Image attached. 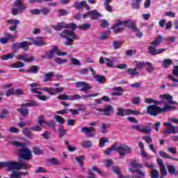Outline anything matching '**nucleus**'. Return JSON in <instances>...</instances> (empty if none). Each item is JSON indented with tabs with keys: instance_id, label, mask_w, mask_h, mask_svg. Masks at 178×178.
Returning a JSON list of instances; mask_svg holds the SVG:
<instances>
[{
	"instance_id": "1",
	"label": "nucleus",
	"mask_w": 178,
	"mask_h": 178,
	"mask_svg": "<svg viewBox=\"0 0 178 178\" xmlns=\"http://www.w3.org/2000/svg\"><path fill=\"white\" fill-rule=\"evenodd\" d=\"M175 106H164L163 108H161L155 104L149 105L146 108V113L150 116H158L160 113H163L173 109Z\"/></svg>"
},
{
	"instance_id": "2",
	"label": "nucleus",
	"mask_w": 178,
	"mask_h": 178,
	"mask_svg": "<svg viewBox=\"0 0 178 178\" xmlns=\"http://www.w3.org/2000/svg\"><path fill=\"white\" fill-rule=\"evenodd\" d=\"M13 145H14L15 147H17V148L20 147L22 148L19 149V157L21 159H23L24 161H30V159H32L33 153L30 149L26 148V144L22 143L19 141H14Z\"/></svg>"
},
{
	"instance_id": "3",
	"label": "nucleus",
	"mask_w": 178,
	"mask_h": 178,
	"mask_svg": "<svg viewBox=\"0 0 178 178\" xmlns=\"http://www.w3.org/2000/svg\"><path fill=\"white\" fill-rule=\"evenodd\" d=\"M120 26H125V27L134 30V21H133V19H128L122 22V19H118V23L112 27V29L114 30L115 33H120V31L124 30V28H118L120 27Z\"/></svg>"
},
{
	"instance_id": "4",
	"label": "nucleus",
	"mask_w": 178,
	"mask_h": 178,
	"mask_svg": "<svg viewBox=\"0 0 178 178\" xmlns=\"http://www.w3.org/2000/svg\"><path fill=\"white\" fill-rule=\"evenodd\" d=\"M27 9V5L24 4L23 0H15L14 1V7L11 10L13 16H17L19 13H23Z\"/></svg>"
},
{
	"instance_id": "5",
	"label": "nucleus",
	"mask_w": 178,
	"mask_h": 178,
	"mask_svg": "<svg viewBox=\"0 0 178 178\" xmlns=\"http://www.w3.org/2000/svg\"><path fill=\"white\" fill-rule=\"evenodd\" d=\"M27 106H37V103L33 100H29V102L21 104V108H17V111L22 116H27V115H29V108H26Z\"/></svg>"
},
{
	"instance_id": "6",
	"label": "nucleus",
	"mask_w": 178,
	"mask_h": 178,
	"mask_svg": "<svg viewBox=\"0 0 178 178\" xmlns=\"http://www.w3.org/2000/svg\"><path fill=\"white\" fill-rule=\"evenodd\" d=\"M51 27L56 31L62 30V29L76 30L77 29V24L74 23L66 24V22H58L56 25H52Z\"/></svg>"
},
{
	"instance_id": "7",
	"label": "nucleus",
	"mask_w": 178,
	"mask_h": 178,
	"mask_svg": "<svg viewBox=\"0 0 178 178\" xmlns=\"http://www.w3.org/2000/svg\"><path fill=\"white\" fill-rule=\"evenodd\" d=\"M30 45H33V43H30L28 41H22L21 42L13 43L12 47L15 49V52H17L18 49H24V51H29Z\"/></svg>"
},
{
	"instance_id": "8",
	"label": "nucleus",
	"mask_w": 178,
	"mask_h": 178,
	"mask_svg": "<svg viewBox=\"0 0 178 178\" xmlns=\"http://www.w3.org/2000/svg\"><path fill=\"white\" fill-rule=\"evenodd\" d=\"M115 151L118 152L120 158H122V156H125L127 154H130L131 152V148L126 145H121L118 147H116Z\"/></svg>"
},
{
	"instance_id": "9",
	"label": "nucleus",
	"mask_w": 178,
	"mask_h": 178,
	"mask_svg": "<svg viewBox=\"0 0 178 178\" xmlns=\"http://www.w3.org/2000/svg\"><path fill=\"white\" fill-rule=\"evenodd\" d=\"M88 16H92V20H98L99 17H102V14L98 13L97 9L88 11L86 13L83 15V19H87Z\"/></svg>"
},
{
	"instance_id": "10",
	"label": "nucleus",
	"mask_w": 178,
	"mask_h": 178,
	"mask_svg": "<svg viewBox=\"0 0 178 178\" xmlns=\"http://www.w3.org/2000/svg\"><path fill=\"white\" fill-rule=\"evenodd\" d=\"M60 101H76V99H81V96L80 95H73L70 97L66 94H62L57 97Z\"/></svg>"
},
{
	"instance_id": "11",
	"label": "nucleus",
	"mask_w": 178,
	"mask_h": 178,
	"mask_svg": "<svg viewBox=\"0 0 178 178\" xmlns=\"http://www.w3.org/2000/svg\"><path fill=\"white\" fill-rule=\"evenodd\" d=\"M156 162L159 166H160V172H161L160 178H165V177L168 175V169H166V166H165V163H163V161L162 160V159L157 157Z\"/></svg>"
},
{
	"instance_id": "12",
	"label": "nucleus",
	"mask_w": 178,
	"mask_h": 178,
	"mask_svg": "<svg viewBox=\"0 0 178 178\" xmlns=\"http://www.w3.org/2000/svg\"><path fill=\"white\" fill-rule=\"evenodd\" d=\"M134 169L136 172L140 176L136 177V178H144L145 177V171H142L141 169H144V165L141 163H137V161H134Z\"/></svg>"
},
{
	"instance_id": "13",
	"label": "nucleus",
	"mask_w": 178,
	"mask_h": 178,
	"mask_svg": "<svg viewBox=\"0 0 178 178\" xmlns=\"http://www.w3.org/2000/svg\"><path fill=\"white\" fill-rule=\"evenodd\" d=\"M164 126L165 127H166V129L164 130L163 133L164 134H166V136H169L170 133H172L173 134H176V133H177V131L176 130V127H175L170 122L164 123Z\"/></svg>"
},
{
	"instance_id": "14",
	"label": "nucleus",
	"mask_w": 178,
	"mask_h": 178,
	"mask_svg": "<svg viewBox=\"0 0 178 178\" xmlns=\"http://www.w3.org/2000/svg\"><path fill=\"white\" fill-rule=\"evenodd\" d=\"M6 23L10 24L9 28L10 31H16V30H17V26L20 24V21L19 19H7Z\"/></svg>"
},
{
	"instance_id": "15",
	"label": "nucleus",
	"mask_w": 178,
	"mask_h": 178,
	"mask_svg": "<svg viewBox=\"0 0 178 178\" xmlns=\"http://www.w3.org/2000/svg\"><path fill=\"white\" fill-rule=\"evenodd\" d=\"M6 168L8 172H13V170H19V163L16 161L6 162Z\"/></svg>"
},
{
	"instance_id": "16",
	"label": "nucleus",
	"mask_w": 178,
	"mask_h": 178,
	"mask_svg": "<svg viewBox=\"0 0 178 178\" xmlns=\"http://www.w3.org/2000/svg\"><path fill=\"white\" fill-rule=\"evenodd\" d=\"M4 35H5V38H0L1 44H6L9 40L11 41V42H13V39L16 37V32L14 33V35L5 33Z\"/></svg>"
},
{
	"instance_id": "17",
	"label": "nucleus",
	"mask_w": 178,
	"mask_h": 178,
	"mask_svg": "<svg viewBox=\"0 0 178 178\" xmlns=\"http://www.w3.org/2000/svg\"><path fill=\"white\" fill-rule=\"evenodd\" d=\"M26 40L31 41L29 44H32V45L34 44L35 47H43V45H45L42 38H36V40H34L33 38H26Z\"/></svg>"
},
{
	"instance_id": "18",
	"label": "nucleus",
	"mask_w": 178,
	"mask_h": 178,
	"mask_svg": "<svg viewBox=\"0 0 178 178\" xmlns=\"http://www.w3.org/2000/svg\"><path fill=\"white\" fill-rule=\"evenodd\" d=\"M81 132L85 133L88 138L94 137V136H95V129H94V127L87 128L86 127H83L81 129Z\"/></svg>"
},
{
	"instance_id": "19",
	"label": "nucleus",
	"mask_w": 178,
	"mask_h": 178,
	"mask_svg": "<svg viewBox=\"0 0 178 178\" xmlns=\"http://www.w3.org/2000/svg\"><path fill=\"white\" fill-rule=\"evenodd\" d=\"M17 60H24L26 63L34 62L35 58L34 56L29 57V54H24L17 56Z\"/></svg>"
},
{
	"instance_id": "20",
	"label": "nucleus",
	"mask_w": 178,
	"mask_h": 178,
	"mask_svg": "<svg viewBox=\"0 0 178 178\" xmlns=\"http://www.w3.org/2000/svg\"><path fill=\"white\" fill-rule=\"evenodd\" d=\"M156 46H149L148 48V54H149L150 55H159V54H162V52H163L164 51H166L165 49H156V48L155 47Z\"/></svg>"
},
{
	"instance_id": "21",
	"label": "nucleus",
	"mask_w": 178,
	"mask_h": 178,
	"mask_svg": "<svg viewBox=\"0 0 178 178\" xmlns=\"http://www.w3.org/2000/svg\"><path fill=\"white\" fill-rule=\"evenodd\" d=\"M117 116H128L129 115H134V111L133 110H124L122 108H118Z\"/></svg>"
},
{
	"instance_id": "22",
	"label": "nucleus",
	"mask_w": 178,
	"mask_h": 178,
	"mask_svg": "<svg viewBox=\"0 0 178 178\" xmlns=\"http://www.w3.org/2000/svg\"><path fill=\"white\" fill-rule=\"evenodd\" d=\"M114 112H115V110L113 109V106L109 104H106L104 106V116H111V115Z\"/></svg>"
},
{
	"instance_id": "23",
	"label": "nucleus",
	"mask_w": 178,
	"mask_h": 178,
	"mask_svg": "<svg viewBox=\"0 0 178 178\" xmlns=\"http://www.w3.org/2000/svg\"><path fill=\"white\" fill-rule=\"evenodd\" d=\"M29 86L31 87V92H33L34 94H39V95H41V94H42V92L38 91V90H40V85L38 83H32L29 84Z\"/></svg>"
},
{
	"instance_id": "24",
	"label": "nucleus",
	"mask_w": 178,
	"mask_h": 178,
	"mask_svg": "<svg viewBox=\"0 0 178 178\" xmlns=\"http://www.w3.org/2000/svg\"><path fill=\"white\" fill-rule=\"evenodd\" d=\"M136 130L140 131V133H151V129L148 128L147 127H145L143 124H138L135 126Z\"/></svg>"
},
{
	"instance_id": "25",
	"label": "nucleus",
	"mask_w": 178,
	"mask_h": 178,
	"mask_svg": "<svg viewBox=\"0 0 178 178\" xmlns=\"http://www.w3.org/2000/svg\"><path fill=\"white\" fill-rule=\"evenodd\" d=\"M113 91H115L111 93L113 97H120L123 95V89L120 86L114 87Z\"/></svg>"
},
{
	"instance_id": "26",
	"label": "nucleus",
	"mask_w": 178,
	"mask_h": 178,
	"mask_svg": "<svg viewBox=\"0 0 178 178\" xmlns=\"http://www.w3.org/2000/svg\"><path fill=\"white\" fill-rule=\"evenodd\" d=\"M85 159L86 157L84 155H80L75 157V161H76V162L79 163L82 172H84V168H83V161H85Z\"/></svg>"
},
{
	"instance_id": "27",
	"label": "nucleus",
	"mask_w": 178,
	"mask_h": 178,
	"mask_svg": "<svg viewBox=\"0 0 178 178\" xmlns=\"http://www.w3.org/2000/svg\"><path fill=\"white\" fill-rule=\"evenodd\" d=\"M56 49H55V47L52 48V49H50L49 51L46 52V58L47 59H54L55 58V55H56Z\"/></svg>"
},
{
	"instance_id": "28",
	"label": "nucleus",
	"mask_w": 178,
	"mask_h": 178,
	"mask_svg": "<svg viewBox=\"0 0 178 178\" xmlns=\"http://www.w3.org/2000/svg\"><path fill=\"white\" fill-rule=\"evenodd\" d=\"M63 33L65 34V35H69L70 37H72L74 40H79V37L74 34V32L73 31V29L71 30H64L63 31Z\"/></svg>"
},
{
	"instance_id": "29",
	"label": "nucleus",
	"mask_w": 178,
	"mask_h": 178,
	"mask_svg": "<svg viewBox=\"0 0 178 178\" xmlns=\"http://www.w3.org/2000/svg\"><path fill=\"white\" fill-rule=\"evenodd\" d=\"M162 41H163V37L162 35H159L156 38L155 40L151 42L150 44L151 45H154V47H158V45H161Z\"/></svg>"
},
{
	"instance_id": "30",
	"label": "nucleus",
	"mask_w": 178,
	"mask_h": 178,
	"mask_svg": "<svg viewBox=\"0 0 178 178\" xmlns=\"http://www.w3.org/2000/svg\"><path fill=\"white\" fill-rule=\"evenodd\" d=\"M16 54H17V51H15L11 54H5L1 57V60H9V59H13L16 56Z\"/></svg>"
},
{
	"instance_id": "31",
	"label": "nucleus",
	"mask_w": 178,
	"mask_h": 178,
	"mask_svg": "<svg viewBox=\"0 0 178 178\" xmlns=\"http://www.w3.org/2000/svg\"><path fill=\"white\" fill-rule=\"evenodd\" d=\"M60 138H63V136L67 133V130L65 129L61 124H58L57 129Z\"/></svg>"
},
{
	"instance_id": "32",
	"label": "nucleus",
	"mask_w": 178,
	"mask_h": 178,
	"mask_svg": "<svg viewBox=\"0 0 178 178\" xmlns=\"http://www.w3.org/2000/svg\"><path fill=\"white\" fill-rule=\"evenodd\" d=\"M42 79L43 83H47V81H52V77H54V72H50L47 74H45Z\"/></svg>"
},
{
	"instance_id": "33",
	"label": "nucleus",
	"mask_w": 178,
	"mask_h": 178,
	"mask_svg": "<svg viewBox=\"0 0 178 178\" xmlns=\"http://www.w3.org/2000/svg\"><path fill=\"white\" fill-rule=\"evenodd\" d=\"M20 169H24V170H27V169H30V164L21 161L18 163V170Z\"/></svg>"
},
{
	"instance_id": "34",
	"label": "nucleus",
	"mask_w": 178,
	"mask_h": 178,
	"mask_svg": "<svg viewBox=\"0 0 178 178\" xmlns=\"http://www.w3.org/2000/svg\"><path fill=\"white\" fill-rule=\"evenodd\" d=\"M94 79L95 80H96V81H97V83H99V84H104V83H105V81L106 80L105 76L99 74L95 75L94 76Z\"/></svg>"
},
{
	"instance_id": "35",
	"label": "nucleus",
	"mask_w": 178,
	"mask_h": 178,
	"mask_svg": "<svg viewBox=\"0 0 178 178\" xmlns=\"http://www.w3.org/2000/svg\"><path fill=\"white\" fill-rule=\"evenodd\" d=\"M9 118V110L3 108L0 112V119H8Z\"/></svg>"
},
{
	"instance_id": "36",
	"label": "nucleus",
	"mask_w": 178,
	"mask_h": 178,
	"mask_svg": "<svg viewBox=\"0 0 178 178\" xmlns=\"http://www.w3.org/2000/svg\"><path fill=\"white\" fill-rule=\"evenodd\" d=\"M40 69H38V65H33L31 68L26 70V73H33V74H37Z\"/></svg>"
},
{
	"instance_id": "37",
	"label": "nucleus",
	"mask_w": 178,
	"mask_h": 178,
	"mask_svg": "<svg viewBox=\"0 0 178 178\" xmlns=\"http://www.w3.org/2000/svg\"><path fill=\"white\" fill-rule=\"evenodd\" d=\"M111 2H112V0H105L104 1V6L106 10H107V12H113V8L109 5V3Z\"/></svg>"
},
{
	"instance_id": "38",
	"label": "nucleus",
	"mask_w": 178,
	"mask_h": 178,
	"mask_svg": "<svg viewBox=\"0 0 178 178\" xmlns=\"http://www.w3.org/2000/svg\"><path fill=\"white\" fill-rule=\"evenodd\" d=\"M117 147H118V143H115L111 147L106 149L104 152V154H106V155H111V153L112 152V151H116Z\"/></svg>"
},
{
	"instance_id": "39",
	"label": "nucleus",
	"mask_w": 178,
	"mask_h": 178,
	"mask_svg": "<svg viewBox=\"0 0 178 178\" xmlns=\"http://www.w3.org/2000/svg\"><path fill=\"white\" fill-rule=\"evenodd\" d=\"M24 66H25V64L23 62L19 61L10 65V67H13L15 69H19V67H24Z\"/></svg>"
},
{
	"instance_id": "40",
	"label": "nucleus",
	"mask_w": 178,
	"mask_h": 178,
	"mask_svg": "<svg viewBox=\"0 0 178 178\" xmlns=\"http://www.w3.org/2000/svg\"><path fill=\"white\" fill-rule=\"evenodd\" d=\"M84 3H87V2L86 1H82L81 2L76 1L74 3V8L78 10L83 9V8H84Z\"/></svg>"
},
{
	"instance_id": "41",
	"label": "nucleus",
	"mask_w": 178,
	"mask_h": 178,
	"mask_svg": "<svg viewBox=\"0 0 178 178\" xmlns=\"http://www.w3.org/2000/svg\"><path fill=\"white\" fill-rule=\"evenodd\" d=\"M140 156L141 158H144L146 161H149V159H151V156L145 152L144 149L140 150Z\"/></svg>"
},
{
	"instance_id": "42",
	"label": "nucleus",
	"mask_w": 178,
	"mask_h": 178,
	"mask_svg": "<svg viewBox=\"0 0 178 178\" xmlns=\"http://www.w3.org/2000/svg\"><path fill=\"white\" fill-rule=\"evenodd\" d=\"M146 71L147 73H152V71L154 70V67H152V65H151L150 63L145 62V67Z\"/></svg>"
},
{
	"instance_id": "43",
	"label": "nucleus",
	"mask_w": 178,
	"mask_h": 178,
	"mask_svg": "<svg viewBox=\"0 0 178 178\" xmlns=\"http://www.w3.org/2000/svg\"><path fill=\"white\" fill-rule=\"evenodd\" d=\"M109 34H111V31H106L101 33L100 36L99 37V39L101 40H106V38L109 37Z\"/></svg>"
},
{
	"instance_id": "44",
	"label": "nucleus",
	"mask_w": 178,
	"mask_h": 178,
	"mask_svg": "<svg viewBox=\"0 0 178 178\" xmlns=\"http://www.w3.org/2000/svg\"><path fill=\"white\" fill-rule=\"evenodd\" d=\"M48 162L54 166H58V165H60V162L56 158H51L48 159Z\"/></svg>"
},
{
	"instance_id": "45",
	"label": "nucleus",
	"mask_w": 178,
	"mask_h": 178,
	"mask_svg": "<svg viewBox=\"0 0 178 178\" xmlns=\"http://www.w3.org/2000/svg\"><path fill=\"white\" fill-rule=\"evenodd\" d=\"M23 175L24 176H28L29 172H16V171H15V172H13L12 173V176H15V178H19V177H20V176H22Z\"/></svg>"
},
{
	"instance_id": "46",
	"label": "nucleus",
	"mask_w": 178,
	"mask_h": 178,
	"mask_svg": "<svg viewBox=\"0 0 178 178\" xmlns=\"http://www.w3.org/2000/svg\"><path fill=\"white\" fill-rule=\"evenodd\" d=\"M135 65L138 70H141V69H144L145 63L141 61H135Z\"/></svg>"
},
{
	"instance_id": "47",
	"label": "nucleus",
	"mask_w": 178,
	"mask_h": 178,
	"mask_svg": "<svg viewBox=\"0 0 178 178\" xmlns=\"http://www.w3.org/2000/svg\"><path fill=\"white\" fill-rule=\"evenodd\" d=\"M83 148H91L92 147V143L90 140H84L81 143Z\"/></svg>"
},
{
	"instance_id": "48",
	"label": "nucleus",
	"mask_w": 178,
	"mask_h": 178,
	"mask_svg": "<svg viewBox=\"0 0 178 178\" xmlns=\"http://www.w3.org/2000/svg\"><path fill=\"white\" fill-rule=\"evenodd\" d=\"M159 155H160V156H161V158H165L167 159H172L173 161H177V159H175L173 157H170V156L169 155H167L166 153H165L163 151H160L159 152Z\"/></svg>"
},
{
	"instance_id": "49",
	"label": "nucleus",
	"mask_w": 178,
	"mask_h": 178,
	"mask_svg": "<svg viewBox=\"0 0 178 178\" xmlns=\"http://www.w3.org/2000/svg\"><path fill=\"white\" fill-rule=\"evenodd\" d=\"M109 140L104 137H101L99 140V147L100 148H104L105 147L106 143H108Z\"/></svg>"
},
{
	"instance_id": "50",
	"label": "nucleus",
	"mask_w": 178,
	"mask_h": 178,
	"mask_svg": "<svg viewBox=\"0 0 178 178\" xmlns=\"http://www.w3.org/2000/svg\"><path fill=\"white\" fill-rule=\"evenodd\" d=\"M134 33L138 37V38H143V37H144V33L141 32L140 30L138 29V28H137L136 26H134Z\"/></svg>"
},
{
	"instance_id": "51",
	"label": "nucleus",
	"mask_w": 178,
	"mask_h": 178,
	"mask_svg": "<svg viewBox=\"0 0 178 178\" xmlns=\"http://www.w3.org/2000/svg\"><path fill=\"white\" fill-rule=\"evenodd\" d=\"M145 102L146 104H156V105H159L161 104V102L159 101H156V100H154L151 98H147L145 99Z\"/></svg>"
},
{
	"instance_id": "52",
	"label": "nucleus",
	"mask_w": 178,
	"mask_h": 178,
	"mask_svg": "<svg viewBox=\"0 0 178 178\" xmlns=\"http://www.w3.org/2000/svg\"><path fill=\"white\" fill-rule=\"evenodd\" d=\"M80 30H83V31H87V30L91 29V25L90 24H83L79 26Z\"/></svg>"
},
{
	"instance_id": "53",
	"label": "nucleus",
	"mask_w": 178,
	"mask_h": 178,
	"mask_svg": "<svg viewBox=\"0 0 178 178\" xmlns=\"http://www.w3.org/2000/svg\"><path fill=\"white\" fill-rule=\"evenodd\" d=\"M150 176L152 178H158L159 177V171L158 170H152L150 171Z\"/></svg>"
},
{
	"instance_id": "54",
	"label": "nucleus",
	"mask_w": 178,
	"mask_h": 178,
	"mask_svg": "<svg viewBox=\"0 0 178 178\" xmlns=\"http://www.w3.org/2000/svg\"><path fill=\"white\" fill-rule=\"evenodd\" d=\"M122 44L123 43L122 42L113 41V47L114 49H119V48L122 47Z\"/></svg>"
},
{
	"instance_id": "55",
	"label": "nucleus",
	"mask_w": 178,
	"mask_h": 178,
	"mask_svg": "<svg viewBox=\"0 0 178 178\" xmlns=\"http://www.w3.org/2000/svg\"><path fill=\"white\" fill-rule=\"evenodd\" d=\"M14 95H16V97H19V95H24V92L22 89L17 88L14 90Z\"/></svg>"
},
{
	"instance_id": "56",
	"label": "nucleus",
	"mask_w": 178,
	"mask_h": 178,
	"mask_svg": "<svg viewBox=\"0 0 178 178\" xmlns=\"http://www.w3.org/2000/svg\"><path fill=\"white\" fill-rule=\"evenodd\" d=\"M91 90V86L88 83L79 90L81 92H85V94H88V90Z\"/></svg>"
},
{
	"instance_id": "57",
	"label": "nucleus",
	"mask_w": 178,
	"mask_h": 178,
	"mask_svg": "<svg viewBox=\"0 0 178 178\" xmlns=\"http://www.w3.org/2000/svg\"><path fill=\"white\" fill-rule=\"evenodd\" d=\"M54 119L58 123H60V124H63V123H65V119L60 115H55Z\"/></svg>"
},
{
	"instance_id": "58",
	"label": "nucleus",
	"mask_w": 178,
	"mask_h": 178,
	"mask_svg": "<svg viewBox=\"0 0 178 178\" xmlns=\"http://www.w3.org/2000/svg\"><path fill=\"white\" fill-rule=\"evenodd\" d=\"M41 13L44 16H48L51 13V9L45 7L40 10Z\"/></svg>"
},
{
	"instance_id": "59",
	"label": "nucleus",
	"mask_w": 178,
	"mask_h": 178,
	"mask_svg": "<svg viewBox=\"0 0 178 178\" xmlns=\"http://www.w3.org/2000/svg\"><path fill=\"white\" fill-rule=\"evenodd\" d=\"M48 127H51L53 131L55 133L56 131V127H55V122L51 120L49 121L47 124Z\"/></svg>"
},
{
	"instance_id": "60",
	"label": "nucleus",
	"mask_w": 178,
	"mask_h": 178,
	"mask_svg": "<svg viewBox=\"0 0 178 178\" xmlns=\"http://www.w3.org/2000/svg\"><path fill=\"white\" fill-rule=\"evenodd\" d=\"M176 167L175 165H169L168 166V172L170 175H176Z\"/></svg>"
},
{
	"instance_id": "61",
	"label": "nucleus",
	"mask_w": 178,
	"mask_h": 178,
	"mask_svg": "<svg viewBox=\"0 0 178 178\" xmlns=\"http://www.w3.org/2000/svg\"><path fill=\"white\" fill-rule=\"evenodd\" d=\"M22 133L24 135H25L26 137H31L32 136L31 132L30 131V129L29 128H24L22 129Z\"/></svg>"
},
{
	"instance_id": "62",
	"label": "nucleus",
	"mask_w": 178,
	"mask_h": 178,
	"mask_svg": "<svg viewBox=\"0 0 178 178\" xmlns=\"http://www.w3.org/2000/svg\"><path fill=\"white\" fill-rule=\"evenodd\" d=\"M54 62L58 63V65H63V63H66V62H67V59H62L58 57L54 60Z\"/></svg>"
},
{
	"instance_id": "63",
	"label": "nucleus",
	"mask_w": 178,
	"mask_h": 178,
	"mask_svg": "<svg viewBox=\"0 0 178 178\" xmlns=\"http://www.w3.org/2000/svg\"><path fill=\"white\" fill-rule=\"evenodd\" d=\"M164 99H166L169 104H172V101L173 99V97L170 95H161Z\"/></svg>"
},
{
	"instance_id": "64",
	"label": "nucleus",
	"mask_w": 178,
	"mask_h": 178,
	"mask_svg": "<svg viewBox=\"0 0 178 178\" xmlns=\"http://www.w3.org/2000/svg\"><path fill=\"white\" fill-rule=\"evenodd\" d=\"M33 154L35 155H42V154H44V152H42V149H41L38 147H34L33 148Z\"/></svg>"
}]
</instances>
